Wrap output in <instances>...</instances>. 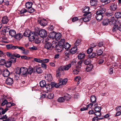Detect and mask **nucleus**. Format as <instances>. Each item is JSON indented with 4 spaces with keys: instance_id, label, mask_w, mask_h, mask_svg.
<instances>
[{
    "instance_id": "f257e3e1",
    "label": "nucleus",
    "mask_w": 121,
    "mask_h": 121,
    "mask_svg": "<svg viewBox=\"0 0 121 121\" xmlns=\"http://www.w3.org/2000/svg\"><path fill=\"white\" fill-rule=\"evenodd\" d=\"M106 11V9L102 8L101 9L97 11L94 15L97 20L99 21L102 20L104 16V13Z\"/></svg>"
},
{
    "instance_id": "f03ea898",
    "label": "nucleus",
    "mask_w": 121,
    "mask_h": 121,
    "mask_svg": "<svg viewBox=\"0 0 121 121\" xmlns=\"http://www.w3.org/2000/svg\"><path fill=\"white\" fill-rule=\"evenodd\" d=\"M101 108L100 107L97 106L95 108V111L94 112V114L95 115L100 117L101 116V114L100 113Z\"/></svg>"
},
{
    "instance_id": "7ed1b4c3",
    "label": "nucleus",
    "mask_w": 121,
    "mask_h": 121,
    "mask_svg": "<svg viewBox=\"0 0 121 121\" xmlns=\"http://www.w3.org/2000/svg\"><path fill=\"white\" fill-rule=\"evenodd\" d=\"M21 75L23 77H26L27 76V69L24 67H21Z\"/></svg>"
},
{
    "instance_id": "20e7f679",
    "label": "nucleus",
    "mask_w": 121,
    "mask_h": 121,
    "mask_svg": "<svg viewBox=\"0 0 121 121\" xmlns=\"http://www.w3.org/2000/svg\"><path fill=\"white\" fill-rule=\"evenodd\" d=\"M38 33L40 36L42 38H45L47 36V31L44 30H42L39 31Z\"/></svg>"
},
{
    "instance_id": "39448f33",
    "label": "nucleus",
    "mask_w": 121,
    "mask_h": 121,
    "mask_svg": "<svg viewBox=\"0 0 121 121\" xmlns=\"http://www.w3.org/2000/svg\"><path fill=\"white\" fill-rule=\"evenodd\" d=\"M38 22L41 26H44L47 24V22L45 19H43L38 20Z\"/></svg>"
},
{
    "instance_id": "423d86ee",
    "label": "nucleus",
    "mask_w": 121,
    "mask_h": 121,
    "mask_svg": "<svg viewBox=\"0 0 121 121\" xmlns=\"http://www.w3.org/2000/svg\"><path fill=\"white\" fill-rule=\"evenodd\" d=\"M89 7H85L83 9L82 11L84 13L83 15L84 16H85L90 13L89 12Z\"/></svg>"
},
{
    "instance_id": "0eeeda50",
    "label": "nucleus",
    "mask_w": 121,
    "mask_h": 121,
    "mask_svg": "<svg viewBox=\"0 0 121 121\" xmlns=\"http://www.w3.org/2000/svg\"><path fill=\"white\" fill-rule=\"evenodd\" d=\"M70 54L69 51H66L65 52L64 56L65 60H67L70 59Z\"/></svg>"
},
{
    "instance_id": "6e6552de",
    "label": "nucleus",
    "mask_w": 121,
    "mask_h": 121,
    "mask_svg": "<svg viewBox=\"0 0 121 121\" xmlns=\"http://www.w3.org/2000/svg\"><path fill=\"white\" fill-rule=\"evenodd\" d=\"M29 40L30 41H32L34 40L35 35L34 32H31L29 35Z\"/></svg>"
},
{
    "instance_id": "1a4fd4ad",
    "label": "nucleus",
    "mask_w": 121,
    "mask_h": 121,
    "mask_svg": "<svg viewBox=\"0 0 121 121\" xmlns=\"http://www.w3.org/2000/svg\"><path fill=\"white\" fill-rule=\"evenodd\" d=\"M27 69V75L28 74L31 75L32 73L34 72L35 73V68L33 69L31 66H29Z\"/></svg>"
},
{
    "instance_id": "9d476101",
    "label": "nucleus",
    "mask_w": 121,
    "mask_h": 121,
    "mask_svg": "<svg viewBox=\"0 0 121 121\" xmlns=\"http://www.w3.org/2000/svg\"><path fill=\"white\" fill-rule=\"evenodd\" d=\"M21 67L20 68L19 67H17L16 69L15 70V73L18 75L17 76L16 75L15 76V77H17V79H18V78H19V77L20 76V75H21Z\"/></svg>"
},
{
    "instance_id": "9b49d317",
    "label": "nucleus",
    "mask_w": 121,
    "mask_h": 121,
    "mask_svg": "<svg viewBox=\"0 0 121 121\" xmlns=\"http://www.w3.org/2000/svg\"><path fill=\"white\" fill-rule=\"evenodd\" d=\"M63 46L59 44L56 46V50L58 52H61L63 50Z\"/></svg>"
},
{
    "instance_id": "f8f14e48",
    "label": "nucleus",
    "mask_w": 121,
    "mask_h": 121,
    "mask_svg": "<svg viewBox=\"0 0 121 121\" xmlns=\"http://www.w3.org/2000/svg\"><path fill=\"white\" fill-rule=\"evenodd\" d=\"M5 82L7 84L11 85L13 83V80L12 78L9 77L6 79Z\"/></svg>"
},
{
    "instance_id": "ddd939ff",
    "label": "nucleus",
    "mask_w": 121,
    "mask_h": 121,
    "mask_svg": "<svg viewBox=\"0 0 121 121\" xmlns=\"http://www.w3.org/2000/svg\"><path fill=\"white\" fill-rule=\"evenodd\" d=\"M10 118H8L6 115L3 116L2 115L1 117H0V119L2 121H9L10 120Z\"/></svg>"
},
{
    "instance_id": "4468645a",
    "label": "nucleus",
    "mask_w": 121,
    "mask_h": 121,
    "mask_svg": "<svg viewBox=\"0 0 121 121\" xmlns=\"http://www.w3.org/2000/svg\"><path fill=\"white\" fill-rule=\"evenodd\" d=\"M7 48L8 49L14 50L17 49V46H14L12 44H8L6 46Z\"/></svg>"
},
{
    "instance_id": "2eb2a0df",
    "label": "nucleus",
    "mask_w": 121,
    "mask_h": 121,
    "mask_svg": "<svg viewBox=\"0 0 121 121\" xmlns=\"http://www.w3.org/2000/svg\"><path fill=\"white\" fill-rule=\"evenodd\" d=\"M8 109L5 108L3 109L2 108H0V117H1V115L4 114L8 110Z\"/></svg>"
},
{
    "instance_id": "dca6fc26",
    "label": "nucleus",
    "mask_w": 121,
    "mask_h": 121,
    "mask_svg": "<svg viewBox=\"0 0 121 121\" xmlns=\"http://www.w3.org/2000/svg\"><path fill=\"white\" fill-rule=\"evenodd\" d=\"M8 21L9 20L8 17L6 16L3 17L1 20L2 23L4 24H7Z\"/></svg>"
},
{
    "instance_id": "f3484780",
    "label": "nucleus",
    "mask_w": 121,
    "mask_h": 121,
    "mask_svg": "<svg viewBox=\"0 0 121 121\" xmlns=\"http://www.w3.org/2000/svg\"><path fill=\"white\" fill-rule=\"evenodd\" d=\"M2 74L4 77H7L9 75L10 73L8 69H6L4 71Z\"/></svg>"
},
{
    "instance_id": "a211bd4d",
    "label": "nucleus",
    "mask_w": 121,
    "mask_h": 121,
    "mask_svg": "<svg viewBox=\"0 0 121 121\" xmlns=\"http://www.w3.org/2000/svg\"><path fill=\"white\" fill-rule=\"evenodd\" d=\"M110 9L113 11H114L117 9V5L115 4H112L110 6Z\"/></svg>"
},
{
    "instance_id": "6ab92c4d",
    "label": "nucleus",
    "mask_w": 121,
    "mask_h": 121,
    "mask_svg": "<svg viewBox=\"0 0 121 121\" xmlns=\"http://www.w3.org/2000/svg\"><path fill=\"white\" fill-rule=\"evenodd\" d=\"M52 45L50 43L48 42L45 44V48L47 49H51L52 48Z\"/></svg>"
},
{
    "instance_id": "aec40b11",
    "label": "nucleus",
    "mask_w": 121,
    "mask_h": 121,
    "mask_svg": "<svg viewBox=\"0 0 121 121\" xmlns=\"http://www.w3.org/2000/svg\"><path fill=\"white\" fill-rule=\"evenodd\" d=\"M76 67V68L75 69L73 68H72L73 73L74 74L77 75L80 71V69Z\"/></svg>"
},
{
    "instance_id": "412c9836",
    "label": "nucleus",
    "mask_w": 121,
    "mask_h": 121,
    "mask_svg": "<svg viewBox=\"0 0 121 121\" xmlns=\"http://www.w3.org/2000/svg\"><path fill=\"white\" fill-rule=\"evenodd\" d=\"M109 22V20L108 19L106 18L104 19L103 21L102 24L104 26H106L108 25Z\"/></svg>"
},
{
    "instance_id": "4be33fe9",
    "label": "nucleus",
    "mask_w": 121,
    "mask_h": 121,
    "mask_svg": "<svg viewBox=\"0 0 121 121\" xmlns=\"http://www.w3.org/2000/svg\"><path fill=\"white\" fill-rule=\"evenodd\" d=\"M77 50V47H74L73 48L71 49L69 52L70 53V54H73L76 53Z\"/></svg>"
},
{
    "instance_id": "5701e85b",
    "label": "nucleus",
    "mask_w": 121,
    "mask_h": 121,
    "mask_svg": "<svg viewBox=\"0 0 121 121\" xmlns=\"http://www.w3.org/2000/svg\"><path fill=\"white\" fill-rule=\"evenodd\" d=\"M22 37V35L20 33H18L17 34L15 37V38L16 39L19 40Z\"/></svg>"
},
{
    "instance_id": "b1692460",
    "label": "nucleus",
    "mask_w": 121,
    "mask_h": 121,
    "mask_svg": "<svg viewBox=\"0 0 121 121\" xmlns=\"http://www.w3.org/2000/svg\"><path fill=\"white\" fill-rule=\"evenodd\" d=\"M45 78L48 82H50L52 80V76L50 74L47 75L45 76Z\"/></svg>"
},
{
    "instance_id": "393cba45",
    "label": "nucleus",
    "mask_w": 121,
    "mask_h": 121,
    "mask_svg": "<svg viewBox=\"0 0 121 121\" xmlns=\"http://www.w3.org/2000/svg\"><path fill=\"white\" fill-rule=\"evenodd\" d=\"M91 19V17L89 16H87L84 18H82L80 19L81 21H83L85 22H88Z\"/></svg>"
},
{
    "instance_id": "a878e982",
    "label": "nucleus",
    "mask_w": 121,
    "mask_h": 121,
    "mask_svg": "<svg viewBox=\"0 0 121 121\" xmlns=\"http://www.w3.org/2000/svg\"><path fill=\"white\" fill-rule=\"evenodd\" d=\"M93 66L92 65H90L87 66L86 69V71L89 72L91 71L93 68Z\"/></svg>"
},
{
    "instance_id": "bb28decb",
    "label": "nucleus",
    "mask_w": 121,
    "mask_h": 121,
    "mask_svg": "<svg viewBox=\"0 0 121 121\" xmlns=\"http://www.w3.org/2000/svg\"><path fill=\"white\" fill-rule=\"evenodd\" d=\"M12 63L9 59L6 62L4 63V64L6 67L9 68L12 65Z\"/></svg>"
},
{
    "instance_id": "cd10ccee",
    "label": "nucleus",
    "mask_w": 121,
    "mask_h": 121,
    "mask_svg": "<svg viewBox=\"0 0 121 121\" xmlns=\"http://www.w3.org/2000/svg\"><path fill=\"white\" fill-rule=\"evenodd\" d=\"M89 57L90 58H96L98 57L96 53H91L89 55Z\"/></svg>"
},
{
    "instance_id": "c85d7f7f",
    "label": "nucleus",
    "mask_w": 121,
    "mask_h": 121,
    "mask_svg": "<svg viewBox=\"0 0 121 121\" xmlns=\"http://www.w3.org/2000/svg\"><path fill=\"white\" fill-rule=\"evenodd\" d=\"M97 0H91L90 3L91 6H96L98 2Z\"/></svg>"
},
{
    "instance_id": "c756f323",
    "label": "nucleus",
    "mask_w": 121,
    "mask_h": 121,
    "mask_svg": "<svg viewBox=\"0 0 121 121\" xmlns=\"http://www.w3.org/2000/svg\"><path fill=\"white\" fill-rule=\"evenodd\" d=\"M63 45V48H65L67 50L70 46V44L67 42L65 43Z\"/></svg>"
},
{
    "instance_id": "7c9ffc66",
    "label": "nucleus",
    "mask_w": 121,
    "mask_h": 121,
    "mask_svg": "<svg viewBox=\"0 0 121 121\" xmlns=\"http://www.w3.org/2000/svg\"><path fill=\"white\" fill-rule=\"evenodd\" d=\"M31 32L29 30H26L24 33L23 35L25 36L28 37Z\"/></svg>"
},
{
    "instance_id": "2f4dec72",
    "label": "nucleus",
    "mask_w": 121,
    "mask_h": 121,
    "mask_svg": "<svg viewBox=\"0 0 121 121\" xmlns=\"http://www.w3.org/2000/svg\"><path fill=\"white\" fill-rule=\"evenodd\" d=\"M10 29V27L9 26H4L2 29V31L6 33L8 32Z\"/></svg>"
},
{
    "instance_id": "473e14b6",
    "label": "nucleus",
    "mask_w": 121,
    "mask_h": 121,
    "mask_svg": "<svg viewBox=\"0 0 121 121\" xmlns=\"http://www.w3.org/2000/svg\"><path fill=\"white\" fill-rule=\"evenodd\" d=\"M61 34L60 33H57L56 34L55 38L56 40L58 41L59 40L61 37Z\"/></svg>"
},
{
    "instance_id": "72a5a7b5",
    "label": "nucleus",
    "mask_w": 121,
    "mask_h": 121,
    "mask_svg": "<svg viewBox=\"0 0 121 121\" xmlns=\"http://www.w3.org/2000/svg\"><path fill=\"white\" fill-rule=\"evenodd\" d=\"M9 35L12 37H15L16 34V32L15 30H10L9 31Z\"/></svg>"
},
{
    "instance_id": "f704fd0d",
    "label": "nucleus",
    "mask_w": 121,
    "mask_h": 121,
    "mask_svg": "<svg viewBox=\"0 0 121 121\" xmlns=\"http://www.w3.org/2000/svg\"><path fill=\"white\" fill-rule=\"evenodd\" d=\"M40 86L41 87H44L46 85V82L44 80H43L39 82Z\"/></svg>"
},
{
    "instance_id": "c9c22d12",
    "label": "nucleus",
    "mask_w": 121,
    "mask_h": 121,
    "mask_svg": "<svg viewBox=\"0 0 121 121\" xmlns=\"http://www.w3.org/2000/svg\"><path fill=\"white\" fill-rule=\"evenodd\" d=\"M91 102L92 103H94L96 102V98L95 96L94 95L91 96L90 98Z\"/></svg>"
},
{
    "instance_id": "e433bc0d",
    "label": "nucleus",
    "mask_w": 121,
    "mask_h": 121,
    "mask_svg": "<svg viewBox=\"0 0 121 121\" xmlns=\"http://www.w3.org/2000/svg\"><path fill=\"white\" fill-rule=\"evenodd\" d=\"M85 56V54L83 53H80L78 56V59H81L84 58Z\"/></svg>"
},
{
    "instance_id": "4c0bfd02",
    "label": "nucleus",
    "mask_w": 121,
    "mask_h": 121,
    "mask_svg": "<svg viewBox=\"0 0 121 121\" xmlns=\"http://www.w3.org/2000/svg\"><path fill=\"white\" fill-rule=\"evenodd\" d=\"M91 60L90 58L85 59L84 61V63L86 65H89L91 63Z\"/></svg>"
},
{
    "instance_id": "58836bf2",
    "label": "nucleus",
    "mask_w": 121,
    "mask_h": 121,
    "mask_svg": "<svg viewBox=\"0 0 121 121\" xmlns=\"http://www.w3.org/2000/svg\"><path fill=\"white\" fill-rule=\"evenodd\" d=\"M35 72H36L38 74H40L43 72L41 68L40 67H38L36 69H35Z\"/></svg>"
},
{
    "instance_id": "ea45409f",
    "label": "nucleus",
    "mask_w": 121,
    "mask_h": 121,
    "mask_svg": "<svg viewBox=\"0 0 121 121\" xmlns=\"http://www.w3.org/2000/svg\"><path fill=\"white\" fill-rule=\"evenodd\" d=\"M64 97L65 98V100L68 101L71 98V96L70 95L67 94H65Z\"/></svg>"
},
{
    "instance_id": "a19ab883",
    "label": "nucleus",
    "mask_w": 121,
    "mask_h": 121,
    "mask_svg": "<svg viewBox=\"0 0 121 121\" xmlns=\"http://www.w3.org/2000/svg\"><path fill=\"white\" fill-rule=\"evenodd\" d=\"M33 3L32 2H27L26 3V8L28 9L29 8H30L32 6Z\"/></svg>"
},
{
    "instance_id": "79ce46f5",
    "label": "nucleus",
    "mask_w": 121,
    "mask_h": 121,
    "mask_svg": "<svg viewBox=\"0 0 121 121\" xmlns=\"http://www.w3.org/2000/svg\"><path fill=\"white\" fill-rule=\"evenodd\" d=\"M96 52L95 53L98 57V56L101 55L103 53V51L101 49L97 50L96 51Z\"/></svg>"
},
{
    "instance_id": "37998d69",
    "label": "nucleus",
    "mask_w": 121,
    "mask_h": 121,
    "mask_svg": "<svg viewBox=\"0 0 121 121\" xmlns=\"http://www.w3.org/2000/svg\"><path fill=\"white\" fill-rule=\"evenodd\" d=\"M9 59L12 63H14L16 61V58H15L13 56Z\"/></svg>"
},
{
    "instance_id": "c03bdc74",
    "label": "nucleus",
    "mask_w": 121,
    "mask_h": 121,
    "mask_svg": "<svg viewBox=\"0 0 121 121\" xmlns=\"http://www.w3.org/2000/svg\"><path fill=\"white\" fill-rule=\"evenodd\" d=\"M82 60H80L77 63V65L76 67H77L79 69H80L82 65Z\"/></svg>"
},
{
    "instance_id": "a18cd8bd",
    "label": "nucleus",
    "mask_w": 121,
    "mask_h": 121,
    "mask_svg": "<svg viewBox=\"0 0 121 121\" xmlns=\"http://www.w3.org/2000/svg\"><path fill=\"white\" fill-rule=\"evenodd\" d=\"M115 16L117 18L121 17V12H117L115 13Z\"/></svg>"
},
{
    "instance_id": "49530a36",
    "label": "nucleus",
    "mask_w": 121,
    "mask_h": 121,
    "mask_svg": "<svg viewBox=\"0 0 121 121\" xmlns=\"http://www.w3.org/2000/svg\"><path fill=\"white\" fill-rule=\"evenodd\" d=\"M47 97L49 99H52L54 97V94L52 93H49L47 95Z\"/></svg>"
},
{
    "instance_id": "de8ad7c7",
    "label": "nucleus",
    "mask_w": 121,
    "mask_h": 121,
    "mask_svg": "<svg viewBox=\"0 0 121 121\" xmlns=\"http://www.w3.org/2000/svg\"><path fill=\"white\" fill-rule=\"evenodd\" d=\"M65 100V99L64 97H60L58 98L57 101L61 103L64 102Z\"/></svg>"
},
{
    "instance_id": "09e8293b",
    "label": "nucleus",
    "mask_w": 121,
    "mask_h": 121,
    "mask_svg": "<svg viewBox=\"0 0 121 121\" xmlns=\"http://www.w3.org/2000/svg\"><path fill=\"white\" fill-rule=\"evenodd\" d=\"M44 88H46L47 91H49L52 88L51 84H46Z\"/></svg>"
},
{
    "instance_id": "8fccbe9b",
    "label": "nucleus",
    "mask_w": 121,
    "mask_h": 121,
    "mask_svg": "<svg viewBox=\"0 0 121 121\" xmlns=\"http://www.w3.org/2000/svg\"><path fill=\"white\" fill-rule=\"evenodd\" d=\"M65 70H68L71 67V64H69L67 65L64 66Z\"/></svg>"
},
{
    "instance_id": "3c124183",
    "label": "nucleus",
    "mask_w": 121,
    "mask_h": 121,
    "mask_svg": "<svg viewBox=\"0 0 121 121\" xmlns=\"http://www.w3.org/2000/svg\"><path fill=\"white\" fill-rule=\"evenodd\" d=\"M27 9V12L30 13H33L35 11V9L32 8L31 7Z\"/></svg>"
},
{
    "instance_id": "603ef678",
    "label": "nucleus",
    "mask_w": 121,
    "mask_h": 121,
    "mask_svg": "<svg viewBox=\"0 0 121 121\" xmlns=\"http://www.w3.org/2000/svg\"><path fill=\"white\" fill-rule=\"evenodd\" d=\"M56 34V33L54 31L53 32H51L50 34V37L53 39L55 38Z\"/></svg>"
},
{
    "instance_id": "864d4df0",
    "label": "nucleus",
    "mask_w": 121,
    "mask_h": 121,
    "mask_svg": "<svg viewBox=\"0 0 121 121\" xmlns=\"http://www.w3.org/2000/svg\"><path fill=\"white\" fill-rule=\"evenodd\" d=\"M100 1L102 3H104L105 4H107L110 3L111 1L110 0H100Z\"/></svg>"
},
{
    "instance_id": "5fc2aeb1",
    "label": "nucleus",
    "mask_w": 121,
    "mask_h": 121,
    "mask_svg": "<svg viewBox=\"0 0 121 121\" xmlns=\"http://www.w3.org/2000/svg\"><path fill=\"white\" fill-rule=\"evenodd\" d=\"M118 30V26L117 25H114L113 27L112 30L113 32H115Z\"/></svg>"
},
{
    "instance_id": "6e6d98bb",
    "label": "nucleus",
    "mask_w": 121,
    "mask_h": 121,
    "mask_svg": "<svg viewBox=\"0 0 121 121\" xmlns=\"http://www.w3.org/2000/svg\"><path fill=\"white\" fill-rule=\"evenodd\" d=\"M97 45L98 47H101L104 46V43L103 42H100L97 43Z\"/></svg>"
},
{
    "instance_id": "4d7b16f0",
    "label": "nucleus",
    "mask_w": 121,
    "mask_h": 121,
    "mask_svg": "<svg viewBox=\"0 0 121 121\" xmlns=\"http://www.w3.org/2000/svg\"><path fill=\"white\" fill-rule=\"evenodd\" d=\"M34 61L36 62H38L39 63H42V60H41L40 59L35 58L34 59Z\"/></svg>"
},
{
    "instance_id": "13d9d810",
    "label": "nucleus",
    "mask_w": 121,
    "mask_h": 121,
    "mask_svg": "<svg viewBox=\"0 0 121 121\" xmlns=\"http://www.w3.org/2000/svg\"><path fill=\"white\" fill-rule=\"evenodd\" d=\"M58 69L56 72V76L57 78H59L60 75V72Z\"/></svg>"
},
{
    "instance_id": "bf43d9fd",
    "label": "nucleus",
    "mask_w": 121,
    "mask_h": 121,
    "mask_svg": "<svg viewBox=\"0 0 121 121\" xmlns=\"http://www.w3.org/2000/svg\"><path fill=\"white\" fill-rule=\"evenodd\" d=\"M114 13L112 12H107L106 13V15L108 17H109L112 16L113 14Z\"/></svg>"
},
{
    "instance_id": "052dcab7",
    "label": "nucleus",
    "mask_w": 121,
    "mask_h": 121,
    "mask_svg": "<svg viewBox=\"0 0 121 121\" xmlns=\"http://www.w3.org/2000/svg\"><path fill=\"white\" fill-rule=\"evenodd\" d=\"M58 69L59 70V71H62L65 70L64 66L63 65L60 67L58 68Z\"/></svg>"
},
{
    "instance_id": "680f3d73",
    "label": "nucleus",
    "mask_w": 121,
    "mask_h": 121,
    "mask_svg": "<svg viewBox=\"0 0 121 121\" xmlns=\"http://www.w3.org/2000/svg\"><path fill=\"white\" fill-rule=\"evenodd\" d=\"M65 40L64 39H61L60 41V42L59 43V44L63 45L64 44V43L65 42Z\"/></svg>"
},
{
    "instance_id": "e2e57ef3",
    "label": "nucleus",
    "mask_w": 121,
    "mask_h": 121,
    "mask_svg": "<svg viewBox=\"0 0 121 121\" xmlns=\"http://www.w3.org/2000/svg\"><path fill=\"white\" fill-rule=\"evenodd\" d=\"M29 50H25V49L23 51L22 53L25 55H27L29 53Z\"/></svg>"
},
{
    "instance_id": "0e129e2a",
    "label": "nucleus",
    "mask_w": 121,
    "mask_h": 121,
    "mask_svg": "<svg viewBox=\"0 0 121 121\" xmlns=\"http://www.w3.org/2000/svg\"><path fill=\"white\" fill-rule=\"evenodd\" d=\"M59 83H58L59 85H63V79L62 78H60L58 80Z\"/></svg>"
},
{
    "instance_id": "69168bd1",
    "label": "nucleus",
    "mask_w": 121,
    "mask_h": 121,
    "mask_svg": "<svg viewBox=\"0 0 121 121\" xmlns=\"http://www.w3.org/2000/svg\"><path fill=\"white\" fill-rule=\"evenodd\" d=\"M104 61V60L102 59H99L98 61V64H100L103 63Z\"/></svg>"
},
{
    "instance_id": "338daca9",
    "label": "nucleus",
    "mask_w": 121,
    "mask_h": 121,
    "mask_svg": "<svg viewBox=\"0 0 121 121\" xmlns=\"http://www.w3.org/2000/svg\"><path fill=\"white\" fill-rule=\"evenodd\" d=\"M6 55L7 56L10 57V58H11V57H12L13 55V54L12 55V53L8 52H6Z\"/></svg>"
},
{
    "instance_id": "774afa93",
    "label": "nucleus",
    "mask_w": 121,
    "mask_h": 121,
    "mask_svg": "<svg viewBox=\"0 0 121 121\" xmlns=\"http://www.w3.org/2000/svg\"><path fill=\"white\" fill-rule=\"evenodd\" d=\"M27 12V11L26 9H23L20 11V13L21 14H22L24 13Z\"/></svg>"
}]
</instances>
